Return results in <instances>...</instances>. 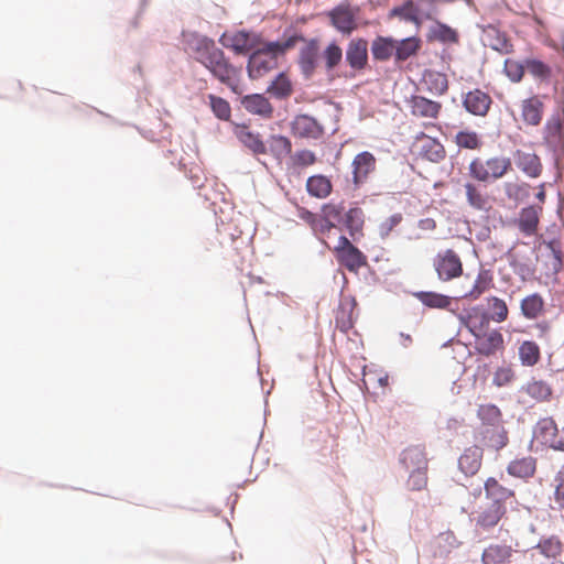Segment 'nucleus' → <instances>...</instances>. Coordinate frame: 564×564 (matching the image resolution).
Listing matches in <instances>:
<instances>
[{"instance_id": "nucleus-1", "label": "nucleus", "mask_w": 564, "mask_h": 564, "mask_svg": "<svg viewBox=\"0 0 564 564\" xmlns=\"http://www.w3.org/2000/svg\"><path fill=\"white\" fill-rule=\"evenodd\" d=\"M196 62L202 64L214 78L226 85L235 94H240V69L232 65L224 51L216 46L214 40L197 37L192 45Z\"/></svg>"}, {"instance_id": "nucleus-2", "label": "nucleus", "mask_w": 564, "mask_h": 564, "mask_svg": "<svg viewBox=\"0 0 564 564\" xmlns=\"http://www.w3.org/2000/svg\"><path fill=\"white\" fill-rule=\"evenodd\" d=\"M299 42H305L304 36L295 31L285 32L279 41L262 42L249 55L247 72L250 79H259L279 67V57L296 46Z\"/></svg>"}, {"instance_id": "nucleus-3", "label": "nucleus", "mask_w": 564, "mask_h": 564, "mask_svg": "<svg viewBox=\"0 0 564 564\" xmlns=\"http://www.w3.org/2000/svg\"><path fill=\"white\" fill-rule=\"evenodd\" d=\"M468 329L475 338L474 348L484 357H491L505 350V339L499 329H489V319L482 315L479 321L470 319Z\"/></svg>"}, {"instance_id": "nucleus-4", "label": "nucleus", "mask_w": 564, "mask_h": 564, "mask_svg": "<svg viewBox=\"0 0 564 564\" xmlns=\"http://www.w3.org/2000/svg\"><path fill=\"white\" fill-rule=\"evenodd\" d=\"M323 243L333 252L336 261L350 272H358L368 265L367 256L343 234L336 237L328 235L323 239Z\"/></svg>"}, {"instance_id": "nucleus-5", "label": "nucleus", "mask_w": 564, "mask_h": 564, "mask_svg": "<svg viewBox=\"0 0 564 564\" xmlns=\"http://www.w3.org/2000/svg\"><path fill=\"white\" fill-rule=\"evenodd\" d=\"M511 170L512 162L506 156L475 158L468 167L470 177L482 183L500 180Z\"/></svg>"}, {"instance_id": "nucleus-6", "label": "nucleus", "mask_w": 564, "mask_h": 564, "mask_svg": "<svg viewBox=\"0 0 564 564\" xmlns=\"http://www.w3.org/2000/svg\"><path fill=\"white\" fill-rule=\"evenodd\" d=\"M360 9L357 6H351L348 2H341L333 10L327 12L332 25L344 34H350L358 29V18Z\"/></svg>"}, {"instance_id": "nucleus-7", "label": "nucleus", "mask_w": 564, "mask_h": 564, "mask_svg": "<svg viewBox=\"0 0 564 564\" xmlns=\"http://www.w3.org/2000/svg\"><path fill=\"white\" fill-rule=\"evenodd\" d=\"M433 267L438 279L444 282L459 278L463 274L462 259L453 249L437 252L433 259Z\"/></svg>"}, {"instance_id": "nucleus-8", "label": "nucleus", "mask_w": 564, "mask_h": 564, "mask_svg": "<svg viewBox=\"0 0 564 564\" xmlns=\"http://www.w3.org/2000/svg\"><path fill=\"white\" fill-rule=\"evenodd\" d=\"M563 543L557 536L542 538L531 554L534 564H564Z\"/></svg>"}, {"instance_id": "nucleus-9", "label": "nucleus", "mask_w": 564, "mask_h": 564, "mask_svg": "<svg viewBox=\"0 0 564 564\" xmlns=\"http://www.w3.org/2000/svg\"><path fill=\"white\" fill-rule=\"evenodd\" d=\"M543 141L556 154L564 152V109L553 113L545 122Z\"/></svg>"}, {"instance_id": "nucleus-10", "label": "nucleus", "mask_w": 564, "mask_h": 564, "mask_svg": "<svg viewBox=\"0 0 564 564\" xmlns=\"http://www.w3.org/2000/svg\"><path fill=\"white\" fill-rule=\"evenodd\" d=\"M534 435L542 444L556 451H564V426L560 430L552 417L539 420Z\"/></svg>"}, {"instance_id": "nucleus-11", "label": "nucleus", "mask_w": 564, "mask_h": 564, "mask_svg": "<svg viewBox=\"0 0 564 564\" xmlns=\"http://www.w3.org/2000/svg\"><path fill=\"white\" fill-rule=\"evenodd\" d=\"M219 43L237 55H243L260 45L261 40L258 35L242 30L224 33L219 39Z\"/></svg>"}, {"instance_id": "nucleus-12", "label": "nucleus", "mask_w": 564, "mask_h": 564, "mask_svg": "<svg viewBox=\"0 0 564 564\" xmlns=\"http://www.w3.org/2000/svg\"><path fill=\"white\" fill-rule=\"evenodd\" d=\"M413 151L421 156L422 159L429 160L434 163H438L446 156V151L444 145L424 132L419 133L413 143Z\"/></svg>"}, {"instance_id": "nucleus-13", "label": "nucleus", "mask_w": 564, "mask_h": 564, "mask_svg": "<svg viewBox=\"0 0 564 564\" xmlns=\"http://www.w3.org/2000/svg\"><path fill=\"white\" fill-rule=\"evenodd\" d=\"M476 440L484 446L500 451L509 442L508 433L502 424L496 426H479L477 429Z\"/></svg>"}, {"instance_id": "nucleus-14", "label": "nucleus", "mask_w": 564, "mask_h": 564, "mask_svg": "<svg viewBox=\"0 0 564 564\" xmlns=\"http://www.w3.org/2000/svg\"><path fill=\"white\" fill-rule=\"evenodd\" d=\"M377 160L369 151L358 153L351 163L352 183L356 187L365 184L371 173L376 171Z\"/></svg>"}, {"instance_id": "nucleus-15", "label": "nucleus", "mask_w": 564, "mask_h": 564, "mask_svg": "<svg viewBox=\"0 0 564 564\" xmlns=\"http://www.w3.org/2000/svg\"><path fill=\"white\" fill-rule=\"evenodd\" d=\"M344 208L339 205H324L319 215V231L325 234V238L329 235L336 237L341 234L338 225L343 221Z\"/></svg>"}, {"instance_id": "nucleus-16", "label": "nucleus", "mask_w": 564, "mask_h": 564, "mask_svg": "<svg viewBox=\"0 0 564 564\" xmlns=\"http://www.w3.org/2000/svg\"><path fill=\"white\" fill-rule=\"evenodd\" d=\"M542 210L541 206H528L519 212L514 224L523 236L531 237L538 234Z\"/></svg>"}, {"instance_id": "nucleus-17", "label": "nucleus", "mask_w": 564, "mask_h": 564, "mask_svg": "<svg viewBox=\"0 0 564 564\" xmlns=\"http://www.w3.org/2000/svg\"><path fill=\"white\" fill-rule=\"evenodd\" d=\"M507 508L505 505L489 503L482 508L475 518L476 530L487 532L494 529L505 517Z\"/></svg>"}, {"instance_id": "nucleus-18", "label": "nucleus", "mask_w": 564, "mask_h": 564, "mask_svg": "<svg viewBox=\"0 0 564 564\" xmlns=\"http://www.w3.org/2000/svg\"><path fill=\"white\" fill-rule=\"evenodd\" d=\"M544 115V102L539 96H531L525 98L520 104V118L521 121L531 127H536L541 123Z\"/></svg>"}, {"instance_id": "nucleus-19", "label": "nucleus", "mask_w": 564, "mask_h": 564, "mask_svg": "<svg viewBox=\"0 0 564 564\" xmlns=\"http://www.w3.org/2000/svg\"><path fill=\"white\" fill-rule=\"evenodd\" d=\"M234 134L253 154L259 155L267 153V147L262 141L260 133L251 131L249 126L245 123H235Z\"/></svg>"}, {"instance_id": "nucleus-20", "label": "nucleus", "mask_w": 564, "mask_h": 564, "mask_svg": "<svg viewBox=\"0 0 564 564\" xmlns=\"http://www.w3.org/2000/svg\"><path fill=\"white\" fill-rule=\"evenodd\" d=\"M491 104V97L478 88L468 91L463 99L465 109L469 113L479 117H485L488 113Z\"/></svg>"}, {"instance_id": "nucleus-21", "label": "nucleus", "mask_w": 564, "mask_h": 564, "mask_svg": "<svg viewBox=\"0 0 564 564\" xmlns=\"http://www.w3.org/2000/svg\"><path fill=\"white\" fill-rule=\"evenodd\" d=\"M513 160L517 167L527 176L536 178L542 173V163L538 154L517 150L513 153Z\"/></svg>"}, {"instance_id": "nucleus-22", "label": "nucleus", "mask_w": 564, "mask_h": 564, "mask_svg": "<svg viewBox=\"0 0 564 564\" xmlns=\"http://www.w3.org/2000/svg\"><path fill=\"white\" fill-rule=\"evenodd\" d=\"M410 111L414 117L436 119L442 110V104L423 96H412L409 100Z\"/></svg>"}, {"instance_id": "nucleus-23", "label": "nucleus", "mask_w": 564, "mask_h": 564, "mask_svg": "<svg viewBox=\"0 0 564 564\" xmlns=\"http://www.w3.org/2000/svg\"><path fill=\"white\" fill-rule=\"evenodd\" d=\"M241 105L246 111L270 119L273 116L274 108L270 100L262 94H251L242 97Z\"/></svg>"}, {"instance_id": "nucleus-24", "label": "nucleus", "mask_w": 564, "mask_h": 564, "mask_svg": "<svg viewBox=\"0 0 564 564\" xmlns=\"http://www.w3.org/2000/svg\"><path fill=\"white\" fill-rule=\"evenodd\" d=\"M482 448L478 445L467 447L458 459L459 469L466 476H474L482 464Z\"/></svg>"}, {"instance_id": "nucleus-25", "label": "nucleus", "mask_w": 564, "mask_h": 564, "mask_svg": "<svg viewBox=\"0 0 564 564\" xmlns=\"http://www.w3.org/2000/svg\"><path fill=\"white\" fill-rule=\"evenodd\" d=\"M299 66L305 78H312L317 67V44L310 40L300 51Z\"/></svg>"}, {"instance_id": "nucleus-26", "label": "nucleus", "mask_w": 564, "mask_h": 564, "mask_svg": "<svg viewBox=\"0 0 564 564\" xmlns=\"http://www.w3.org/2000/svg\"><path fill=\"white\" fill-rule=\"evenodd\" d=\"M346 61L354 69H362L368 62V43L364 39L350 41L346 51Z\"/></svg>"}, {"instance_id": "nucleus-27", "label": "nucleus", "mask_w": 564, "mask_h": 564, "mask_svg": "<svg viewBox=\"0 0 564 564\" xmlns=\"http://www.w3.org/2000/svg\"><path fill=\"white\" fill-rule=\"evenodd\" d=\"M400 462L409 470L427 468L425 447L422 445L409 446L402 452Z\"/></svg>"}, {"instance_id": "nucleus-28", "label": "nucleus", "mask_w": 564, "mask_h": 564, "mask_svg": "<svg viewBox=\"0 0 564 564\" xmlns=\"http://www.w3.org/2000/svg\"><path fill=\"white\" fill-rule=\"evenodd\" d=\"M536 471V459L532 456L519 457L511 460L507 466V473L516 478L529 479Z\"/></svg>"}, {"instance_id": "nucleus-29", "label": "nucleus", "mask_w": 564, "mask_h": 564, "mask_svg": "<svg viewBox=\"0 0 564 564\" xmlns=\"http://www.w3.org/2000/svg\"><path fill=\"white\" fill-rule=\"evenodd\" d=\"M267 93L279 100L290 98L294 93L293 83L286 72L279 73L269 84Z\"/></svg>"}, {"instance_id": "nucleus-30", "label": "nucleus", "mask_w": 564, "mask_h": 564, "mask_svg": "<svg viewBox=\"0 0 564 564\" xmlns=\"http://www.w3.org/2000/svg\"><path fill=\"white\" fill-rule=\"evenodd\" d=\"M466 200L468 205L477 210H488L491 208V199L489 195L474 183H466L464 185Z\"/></svg>"}, {"instance_id": "nucleus-31", "label": "nucleus", "mask_w": 564, "mask_h": 564, "mask_svg": "<svg viewBox=\"0 0 564 564\" xmlns=\"http://www.w3.org/2000/svg\"><path fill=\"white\" fill-rule=\"evenodd\" d=\"M486 497L491 500L490 503L505 505L514 497V491L501 485L496 478L489 477L485 481Z\"/></svg>"}, {"instance_id": "nucleus-32", "label": "nucleus", "mask_w": 564, "mask_h": 564, "mask_svg": "<svg viewBox=\"0 0 564 564\" xmlns=\"http://www.w3.org/2000/svg\"><path fill=\"white\" fill-rule=\"evenodd\" d=\"M513 550L507 544H490L481 554L482 564H505L510 561Z\"/></svg>"}, {"instance_id": "nucleus-33", "label": "nucleus", "mask_w": 564, "mask_h": 564, "mask_svg": "<svg viewBox=\"0 0 564 564\" xmlns=\"http://www.w3.org/2000/svg\"><path fill=\"white\" fill-rule=\"evenodd\" d=\"M422 47V40L417 36H410L403 40H395V62H404L415 56Z\"/></svg>"}, {"instance_id": "nucleus-34", "label": "nucleus", "mask_w": 564, "mask_h": 564, "mask_svg": "<svg viewBox=\"0 0 564 564\" xmlns=\"http://www.w3.org/2000/svg\"><path fill=\"white\" fill-rule=\"evenodd\" d=\"M345 226L349 232V236L356 240L357 237L364 235L365 214L360 207L350 208L343 217Z\"/></svg>"}, {"instance_id": "nucleus-35", "label": "nucleus", "mask_w": 564, "mask_h": 564, "mask_svg": "<svg viewBox=\"0 0 564 564\" xmlns=\"http://www.w3.org/2000/svg\"><path fill=\"white\" fill-rule=\"evenodd\" d=\"M371 53L377 61H388L395 57V40L392 37L377 36L371 44Z\"/></svg>"}, {"instance_id": "nucleus-36", "label": "nucleus", "mask_w": 564, "mask_h": 564, "mask_svg": "<svg viewBox=\"0 0 564 564\" xmlns=\"http://www.w3.org/2000/svg\"><path fill=\"white\" fill-rule=\"evenodd\" d=\"M389 18H400L419 26L421 25L420 6H415L413 0H406L403 4L392 8Z\"/></svg>"}, {"instance_id": "nucleus-37", "label": "nucleus", "mask_w": 564, "mask_h": 564, "mask_svg": "<svg viewBox=\"0 0 564 564\" xmlns=\"http://www.w3.org/2000/svg\"><path fill=\"white\" fill-rule=\"evenodd\" d=\"M544 300L543 297L538 294L533 293L528 296H525L521 301V313L522 315L528 319H536L544 313Z\"/></svg>"}, {"instance_id": "nucleus-38", "label": "nucleus", "mask_w": 564, "mask_h": 564, "mask_svg": "<svg viewBox=\"0 0 564 564\" xmlns=\"http://www.w3.org/2000/svg\"><path fill=\"white\" fill-rule=\"evenodd\" d=\"M414 296L424 306H426L429 308L446 310L452 304V299L449 296L437 293V292L420 291V292H415Z\"/></svg>"}, {"instance_id": "nucleus-39", "label": "nucleus", "mask_w": 564, "mask_h": 564, "mask_svg": "<svg viewBox=\"0 0 564 564\" xmlns=\"http://www.w3.org/2000/svg\"><path fill=\"white\" fill-rule=\"evenodd\" d=\"M423 83L426 85L429 91L434 95H443L448 89V80L445 74L426 70L423 75Z\"/></svg>"}, {"instance_id": "nucleus-40", "label": "nucleus", "mask_w": 564, "mask_h": 564, "mask_svg": "<svg viewBox=\"0 0 564 564\" xmlns=\"http://www.w3.org/2000/svg\"><path fill=\"white\" fill-rule=\"evenodd\" d=\"M429 36L431 40H435L442 43H458V33L449 25L435 21L434 25L431 26Z\"/></svg>"}, {"instance_id": "nucleus-41", "label": "nucleus", "mask_w": 564, "mask_h": 564, "mask_svg": "<svg viewBox=\"0 0 564 564\" xmlns=\"http://www.w3.org/2000/svg\"><path fill=\"white\" fill-rule=\"evenodd\" d=\"M519 358L523 366H535L541 358L540 347L532 340L523 341L519 347Z\"/></svg>"}, {"instance_id": "nucleus-42", "label": "nucleus", "mask_w": 564, "mask_h": 564, "mask_svg": "<svg viewBox=\"0 0 564 564\" xmlns=\"http://www.w3.org/2000/svg\"><path fill=\"white\" fill-rule=\"evenodd\" d=\"M292 130L295 135L302 138L314 137L317 131V121L306 115H300L294 119Z\"/></svg>"}, {"instance_id": "nucleus-43", "label": "nucleus", "mask_w": 564, "mask_h": 564, "mask_svg": "<svg viewBox=\"0 0 564 564\" xmlns=\"http://www.w3.org/2000/svg\"><path fill=\"white\" fill-rule=\"evenodd\" d=\"M477 416L481 421L480 426H496L501 423V411L495 404H481L477 410Z\"/></svg>"}, {"instance_id": "nucleus-44", "label": "nucleus", "mask_w": 564, "mask_h": 564, "mask_svg": "<svg viewBox=\"0 0 564 564\" xmlns=\"http://www.w3.org/2000/svg\"><path fill=\"white\" fill-rule=\"evenodd\" d=\"M491 283L492 276L490 272L487 270H481L478 273L471 290L465 293L463 297L477 300L484 292L490 289Z\"/></svg>"}, {"instance_id": "nucleus-45", "label": "nucleus", "mask_w": 564, "mask_h": 564, "mask_svg": "<svg viewBox=\"0 0 564 564\" xmlns=\"http://www.w3.org/2000/svg\"><path fill=\"white\" fill-rule=\"evenodd\" d=\"M270 151L278 160H283L291 154L292 143L290 139L284 135H272Z\"/></svg>"}, {"instance_id": "nucleus-46", "label": "nucleus", "mask_w": 564, "mask_h": 564, "mask_svg": "<svg viewBox=\"0 0 564 564\" xmlns=\"http://www.w3.org/2000/svg\"><path fill=\"white\" fill-rule=\"evenodd\" d=\"M209 106L212 108L213 113L223 121H228L231 117V107L229 102L218 96L213 94L208 95Z\"/></svg>"}, {"instance_id": "nucleus-47", "label": "nucleus", "mask_w": 564, "mask_h": 564, "mask_svg": "<svg viewBox=\"0 0 564 564\" xmlns=\"http://www.w3.org/2000/svg\"><path fill=\"white\" fill-rule=\"evenodd\" d=\"M525 392L536 401H546L552 395L550 384L542 380H533L525 387Z\"/></svg>"}, {"instance_id": "nucleus-48", "label": "nucleus", "mask_w": 564, "mask_h": 564, "mask_svg": "<svg viewBox=\"0 0 564 564\" xmlns=\"http://www.w3.org/2000/svg\"><path fill=\"white\" fill-rule=\"evenodd\" d=\"M455 142L459 148L477 150L481 147V140L475 131H459L455 137Z\"/></svg>"}, {"instance_id": "nucleus-49", "label": "nucleus", "mask_w": 564, "mask_h": 564, "mask_svg": "<svg viewBox=\"0 0 564 564\" xmlns=\"http://www.w3.org/2000/svg\"><path fill=\"white\" fill-rule=\"evenodd\" d=\"M409 490L420 491L427 486V468L411 470L406 481Z\"/></svg>"}, {"instance_id": "nucleus-50", "label": "nucleus", "mask_w": 564, "mask_h": 564, "mask_svg": "<svg viewBox=\"0 0 564 564\" xmlns=\"http://www.w3.org/2000/svg\"><path fill=\"white\" fill-rule=\"evenodd\" d=\"M525 69L535 78L544 80L551 76V67L539 59H527Z\"/></svg>"}, {"instance_id": "nucleus-51", "label": "nucleus", "mask_w": 564, "mask_h": 564, "mask_svg": "<svg viewBox=\"0 0 564 564\" xmlns=\"http://www.w3.org/2000/svg\"><path fill=\"white\" fill-rule=\"evenodd\" d=\"M403 220V215L401 213H395L386 219H383L378 226V234L382 239L388 238L391 232L400 226Z\"/></svg>"}, {"instance_id": "nucleus-52", "label": "nucleus", "mask_w": 564, "mask_h": 564, "mask_svg": "<svg viewBox=\"0 0 564 564\" xmlns=\"http://www.w3.org/2000/svg\"><path fill=\"white\" fill-rule=\"evenodd\" d=\"M489 307L492 312V319L497 323L505 322L508 317V306L502 299L492 296L489 299Z\"/></svg>"}, {"instance_id": "nucleus-53", "label": "nucleus", "mask_w": 564, "mask_h": 564, "mask_svg": "<svg viewBox=\"0 0 564 564\" xmlns=\"http://www.w3.org/2000/svg\"><path fill=\"white\" fill-rule=\"evenodd\" d=\"M505 194L509 199L523 200L528 197V185L523 183L507 182L505 183Z\"/></svg>"}, {"instance_id": "nucleus-54", "label": "nucleus", "mask_w": 564, "mask_h": 564, "mask_svg": "<svg viewBox=\"0 0 564 564\" xmlns=\"http://www.w3.org/2000/svg\"><path fill=\"white\" fill-rule=\"evenodd\" d=\"M524 70L525 63L521 64L520 62L510 58L505 61V73L511 82L519 83L523 78Z\"/></svg>"}, {"instance_id": "nucleus-55", "label": "nucleus", "mask_w": 564, "mask_h": 564, "mask_svg": "<svg viewBox=\"0 0 564 564\" xmlns=\"http://www.w3.org/2000/svg\"><path fill=\"white\" fill-rule=\"evenodd\" d=\"M323 57L326 68L333 69L341 62L343 51L337 44L332 43L325 48Z\"/></svg>"}, {"instance_id": "nucleus-56", "label": "nucleus", "mask_w": 564, "mask_h": 564, "mask_svg": "<svg viewBox=\"0 0 564 564\" xmlns=\"http://www.w3.org/2000/svg\"><path fill=\"white\" fill-rule=\"evenodd\" d=\"M547 248L551 250V258L549 262L550 269L553 274H557L563 267V254L560 249V245L553 240L547 243Z\"/></svg>"}, {"instance_id": "nucleus-57", "label": "nucleus", "mask_w": 564, "mask_h": 564, "mask_svg": "<svg viewBox=\"0 0 564 564\" xmlns=\"http://www.w3.org/2000/svg\"><path fill=\"white\" fill-rule=\"evenodd\" d=\"M514 371L511 367H499L492 378V383L496 387H506L514 380Z\"/></svg>"}, {"instance_id": "nucleus-58", "label": "nucleus", "mask_w": 564, "mask_h": 564, "mask_svg": "<svg viewBox=\"0 0 564 564\" xmlns=\"http://www.w3.org/2000/svg\"><path fill=\"white\" fill-rule=\"evenodd\" d=\"M420 6H423L424 8H421L420 7V15H421V21L424 19V20H430V21H437L435 19L438 10H437V7L436 4L438 2H442L443 0H417Z\"/></svg>"}, {"instance_id": "nucleus-59", "label": "nucleus", "mask_w": 564, "mask_h": 564, "mask_svg": "<svg viewBox=\"0 0 564 564\" xmlns=\"http://www.w3.org/2000/svg\"><path fill=\"white\" fill-rule=\"evenodd\" d=\"M554 501L558 508L564 509V471H558L555 477Z\"/></svg>"}, {"instance_id": "nucleus-60", "label": "nucleus", "mask_w": 564, "mask_h": 564, "mask_svg": "<svg viewBox=\"0 0 564 564\" xmlns=\"http://www.w3.org/2000/svg\"><path fill=\"white\" fill-rule=\"evenodd\" d=\"M294 164L299 166H308L315 163V155L311 151H299L293 156Z\"/></svg>"}, {"instance_id": "nucleus-61", "label": "nucleus", "mask_w": 564, "mask_h": 564, "mask_svg": "<svg viewBox=\"0 0 564 564\" xmlns=\"http://www.w3.org/2000/svg\"><path fill=\"white\" fill-rule=\"evenodd\" d=\"M491 47L502 54H509L512 52V44L506 36L498 34L497 42L491 44Z\"/></svg>"}, {"instance_id": "nucleus-62", "label": "nucleus", "mask_w": 564, "mask_h": 564, "mask_svg": "<svg viewBox=\"0 0 564 564\" xmlns=\"http://www.w3.org/2000/svg\"><path fill=\"white\" fill-rule=\"evenodd\" d=\"M345 305L349 306L350 310H352V305L349 302L340 304V310L337 313L336 321H337V324L340 325V327L343 329H347V328H350L352 326V321H351L350 315L348 316V318L346 321L343 317H340V314L344 313Z\"/></svg>"}, {"instance_id": "nucleus-63", "label": "nucleus", "mask_w": 564, "mask_h": 564, "mask_svg": "<svg viewBox=\"0 0 564 564\" xmlns=\"http://www.w3.org/2000/svg\"><path fill=\"white\" fill-rule=\"evenodd\" d=\"M330 192H332L330 181L327 177L319 175V198L329 195Z\"/></svg>"}, {"instance_id": "nucleus-64", "label": "nucleus", "mask_w": 564, "mask_h": 564, "mask_svg": "<svg viewBox=\"0 0 564 564\" xmlns=\"http://www.w3.org/2000/svg\"><path fill=\"white\" fill-rule=\"evenodd\" d=\"M419 227L423 230H434L436 228V223L432 218H425L419 221Z\"/></svg>"}]
</instances>
